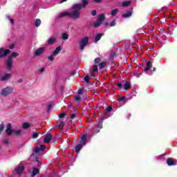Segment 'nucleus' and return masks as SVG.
Masks as SVG:
<instances>
[{
  "instance_id": "1",
  "label": "nucleus",
  "mask_w": 177,
  "mask_h": 177,
  "mask_svg": "<svg viewBox=\"0 0 177 177\" xmlns=\"http://www.w3.org/2000/svg\"><path fill=\"white\" fill-rule=\"evenodd\" d=\"M82 3H76L73 4L72 6V9L73 12L71 11H66L63 12H60L56 17V19H63V17H69L70 19H73L74 20H77V19H80V10L82 9V8H86V5L89 4V1L88 0H82Z\"/></svg>"
},
{
  "instance_id": "2",
  "label": "nucleus",
  "mask_w": 177,
  "mask_h": 177,
  "mask_svg": "<svg viewBox=\"0 0 177 177\" xmlns=\"http://www.w3.org/2000/svg\"><path fill=\"white\" fill-rule=\"evenodd\" d=\"M17 56H19V53L13 52L6 60V68L8 71L13 68V59H16Z\"/></svg>"
},
{
  "instance_id": "3",
  "label": "nucleus",
  "mask_w": 177,
  "mask_h": 177,
  "mask_svg": "<svg viewBox=\"0 0 177 177\" xmlns=\"http://www.w3.org/2000/svg\"><path fill=\"white\" fill-rule=\"evenodd\" d=\"M88 43L89 38L88 37L81 39L79 41L80 50H84V49H85V46H87Z\"/></svg>"
},
{
  "instance_id": "4",
  "label": "nucleus",
  "mask_w": 177,
  "mask_h": 177,
  "mask_svg": "<svg viewBox=\"0 0 177 177\" xmlns=\"http://www.w3.org/2000/svg\"><path fill=\"white\" fill-rule=\"evenodd\" d=\"M13 89H14L13 87H10V86L3 88L1 90L0 95L4 97L8 96V95H11V93H13Z\"/></svg>"
},
{
  "instance_id": "5",
  "label": "nucleus",
  "mask_w": 177,
  "mask_h": 177,
  "mask_svg": "<svg viewBox=\"0 0 177 177\" xmlns=\"http://www.w3.org/2000/svg\"><path fill=\"white\" fill-rule=\"evenodd\" d=\"M104 20H106V17L104 14H100L98 17V19H97L96 23L94 24V27H100V25L102 24V23L104 22Z\"/></svg>"
},
{
  "instance_id": "6",
  "label": "nucleus",
  "mask_w": 177,
  "mask_h": 177,
  "mask_svg": "<svg viewBox=\"0 0 177 177\" xmlns=\"http://www.w3.org/2000/svg\"><path fill=\"white\" fill-rule=\"evenodd\" d=\"M46 149V146L45 145H41L40 149L39 147H37L36 149L33 150V153L30 155V157H35L36 154L39 153V150H41V151H44Z\"/></svg>"
},
{
  "instance_id": "7",
  "label": "nucleus",
  "mask_w": 177,
  "mask_h": 177,
  "mask_svg": "<svg viewBox=\"0 0 177 177\" xmlns=\"http://www.w3.org/2000/svg\"><path fill=\"white\" fill-rule=\"evenodd\" d=\"M9 53H10V50H5V48H0V59H3V57H6V56H8Z\"/></svg>"
},
{
  "instance_id": "8",
  "label": "nucleus",
  "mask_w": 177,
  "mask_h": 177,
  "mask_svg": "<svg viewBox=\"0 0 177 177\" xmlns=\"http://www.w3.org/2000/svg\"><path fill=\"white\" fill-rule=\"evenodd\" d=\"M12 78V75L10 73H6L1 78V81L3 82H7L9 80Z\"/></svg>"
},
{
  "instance_id": "9",
  "label": "nucleus",
  "mask_w": 177,
  "mask_h": 177,
  "mask_svg": "<svg viewBox=\"0 0 177 177\" xmlns=\"http://www.w3.org/2000/svg\"><path fill=\"white\" fill-rule=\"evenodd\" d=\"M13 130L14 129H12V124L8 123L7 124V129L6 130V132L8 136H10V135H12V133H13Z\"/></svg>"
},
{
  "instance_id": "10",
  "label": "nucleus",
  "mask_w": 177,
  "mask_h": 177,
  "mask_svg": "<svg viewBox=\"0 0 177 177\" xmlns=\"http://www.w3.org/2000/svg\"><path fill=\"white\" fill-rule=\"evenodd\" d=\"M15 171L19 175L23 174V172H24V166L18 165V167L15 168Z\"/></svg>"
},
{
  "instance_id": "11",
  "label": "nucleus",
  "mask_w": 177,
  "mask_h": 177,
  "mask_svg": "<svg viewBox=\"0 0 177 177\" xmlns=\"http://www.w3.org/2000/svg\"><path fill=\"white\" fill-rule=\"evenodd\" d=\"M45 51V48L44 47H41L39 48H37L35 53V56H41L42 53Z\"/></svg>"
},
{
  "instance_id": "12",
  "label": "nucleus",
  "mask_w": 177,
  "mask_h": 177,
  "mask_svg": "<svg viewBox=\"0 0 177 177\" xmlns=\"http://www.w3.org/2000/svg\"><path fill=\"white\" fill-rule=\"evenodd\" d=\"M52 140V134L48 133L44 138V143H49Z\"/></svg>"
},
{
  "instance_id": "13",
  "label": "nucleus",
  "mask_w": 177,
  "mask_h": 177,
  "mask_svg": "<svg viewBox=\"0 0 177 177\" xmlns=\"http://www.w3.org/2000/svg\"><path fill=\"white\" fill-rule=\"evenodd\" d=\"M122 17L124 19H128V17H131L132 16V10H128L125 14H123Z\"/></svg>"
},
{
  "instance_id": "14",
  "label": "nucleus",
  "mask_w": 177,
  "mask_h": 177,
  "mask_svg": "<svg viewBox=\"0 0 177 177\" xmlns=\"http://www.w3.org/2000/svg\"><path fill=\"white\" fill-rule=\"evenodd\" d=\"M61 50H62V47H60V46H58V47H57V48L54 50V51H53V56H57V55H59V53H60V51H61Z\"/></svg>"
},
{
  "instance_id": "15",
  "label": "nucleus",
  "mask_w": 177,
  "mask_h": 177,
  "mask_svg": "<svg viewBox=\"0 0 177 177\" xmlns=\"http://www.w3.org/2000/svg\"><path fill=\"white\" fill-rule=\"evenodd\" d=\"M86 138H88V134H84L81 138V143L82 145H86Z\"/></svg>"
},
{
  "instance_id": "16",
  "label": "nucleus",
  "mask_w": 177,
  "mask_h": 177,
  "mask_svg": "<svg viewBox=\"0 0 177 177\" xmlns=\"http://www.w3.org/2000/svg\"><path fill=\"white\" fill-rule=\"evenodd\" d=\"M56 41H57V39H56V37H50V39L48 41V45H53V44H55Z\"/></svg>"
},
{
  "instance_id": "17",
  "label": "nucleus",
  "mask_w": 177,
  "mask_h": 177,
  "mask_svg": "<svg viewBox=\"0 0 177 177\" xmlns=\"http://www.w3.org/2000/svg\"><path fill=\"white\" fill-rule=\"evenodd\" d=\"M151 68V61H149L147 63L146 67L144 69V71H149Z\"/></svg>"
},
{
  "instance_id": "18",
  "label": "nucleus",
  "mask_w": 177,
  "mask_h": 177,
  "mask_svg": "<svg viewBox=\"0 0 177 177\" xmlns=\"http://www.w3.org/2000/svg\"><path fill=\"white\" fill-rule=\"evenodd\" d=\"M84 145H82V144H79V145H77L76 147H75V151H76V153H80V151H81V149H82V146H83Z\"/></svg>"
},
{
  "instance_id": "19",
  "label": "nucleus",
  "mask_w": 177,
  "mask_h": 177,
  "mask_svg": "<svg viewBox=\"0 0 177 177\" xmlns=\"http://www.w3.org/2000/svg\"><path fill=\"white\" fill-rule=\"evenodd\" d=\"M38 174H39V169L34 167L32 172V176H35V175H38Z\"/></svg>"
},
{
  "instance_id": "20",
  "label": "nucleus",
  "mask_w": 177,
  "mask_h": 177,
  "mask_svg": "<svg viewBox=\"0 0 177 177\" xmlns=\"http://www.w3.org/2000/svg\"><path fill=\"white\" fill-rule=\"evenodd\" d=\"M102 37H103V33H97L95 37V42H97V41H100V38H102Z\"/></svg>"
},
{
  "instance_id": "21",
  "label": "nucleus",
  "mask_w": 177,
  "mask_h": 177,
  "mask_svg": "<svg viewBox=\"0 0 177 177\" xmlns=\"http://www.w3.org/2000/svg\"><path fill=\"white\" fill-rule=\"evenodd\" d=\"M167 165L171 167L172 165H175V163L174 162V160H172V158H169L167 159Z\"/></svg>"
},
{
  "instance_id": "22",
  "label": "nucleus",
  "mask_w": 177,
  "mask_h": 177,
  "mask_svg": "<svg viewBox=\"0 0 177 177\" xmlns=\"http://www.w3.org/2000/svg\"><path fill=\"white\" fill-rule=\"evenodd\" d=\"M12 133L15 135V136H20L21 135V130H12Z\"/></svg>"
},
{
  "instance_id": "23",
  "label": "nucleus",
  "mask_w": 177,
  "mask_h": 177,
  "mask_svg": "<svg viewBox=\"0 0 177 177\" xmlns=\"http://www.w3.org/2000/svg\"><path fill=\"white\" fill-rule=\"evenodd\" d=\"M64 122L62 121L60 122L59 124V125H55V127H58V128L59 129H61V131H63L64 128Z\"/></svg>"
},
{
  "instance_id": "24",
  "label": "nucleus",
  "mask_w": 177,
  "mask_h": 177,
  "mask_svg": "<svg viewBox=\"0 0 177 177\" xmlns=\"http://www.w3.org/2000/svg\"><path fill=\"white\" fill-rule=\"evenodd\" d=\"M91 77L89 75H86V77L84 78V81L86 84H91V81H89Z\"/></svg>"
},
{
  "instance_id": "25",
  "label": "nucleus",
  "mask_w": 177,
  "mask_h": 177,
  "mask_svg": "<svg viewBox=\"0 0 177 177\" xmlns=\"http://www.w3.org/2000/svg\"><path fill=\"white\" fill-rule=\"evenodd\" d=\"M124 88L125 91H128V89L131 88V84L129 83V82H126V83L124 85Z\"/></svg>"
},
{
  "instance_id": "26",
  "label": "nucleus",
  "mask_w": 177,
  "mask_h": 177,
  "mask_svg": "<svg viewBox=\"0 0 177 177\" xmlns=\"http://www.w3.org/2000/svg\"><path fill=\"white\" fill-rule=\"evenodd\" d=\"M62 38L64 41H67L68 39V34L66 32L62 33Z\"/></svg>"
},
{
  "instance_id": "27",
  "label": "nucleus",
  "mask_w": 177,
  "mask_h": 177,
  "mask_svg": "<svg viewBox=\"0 0 177 177\" xmlns=\"http://www.w3.org/2000/svg\"><path fill=\"white\" fill-rule=\"evenodd\" d=\"M24 129H28V128H30L31 127V124L28 122H25L22 125Z\"/></svg>"
},
{
  "instance_id": "28",
  "label": "nucleus",
  "mask_w": 177,
  "mask_h": 177,
  "mask_svg": "<svg viewBox=\"0 0 177 177\" xmlns=\"http://www.w3.org/2000/svg\"><path fill=\"white\" fill-rule=\"evenodd\" d=\"M106 62H102L100 64H98L100 70H103V68L106 67Z\"/></svg>"
},
{
  "instance_id": "29",
  "label": "nucleus",
  "mask_w": 177,
  "mask_h": 177,
  "mask_svg": "<svg viewBox=\"0 0 177 177\" xmlns=\"http://www.w3.org/2000/svg\"><path fill=\"white\" fill-rule=\"evenodd\" d=\"M118 13V9H114L111 11V15L114 17L117 15Z\"/></svg>"
},
{
  "instance_id": "30",
  "label": "nucleus",
  "mask_w": 177,
  "mask_h": 177,
  "mask_svg": "<svg viewBox=\"0 0 177 177\" xmlns=\"http://www.w3.org/2000/svg\"><path fill=\"white\" fill-rule=\"evenodd\" d=\"M35 26L36 27H39V26H41V19H37L35 22Z\"/></svg>"
},
{
  "instance_id": "31",
  "label": "nucleus",
  "mask_w": 177,
  "mask_h": 177,
  "mask_svg": "<svg viewBox=\"0 0 177 177\" xmlns=\"http://www.w3.org/2000/svg\"><path fill=\"white\" fill-rule=\"evenodd\" d=\"M75 102H77V103H80V102H82V98H81V96H80V95H76V96L75 97Z\"/></svg>"
},
{
  "instance_id": "32",
  "label": "nucleus",
  "mask_w": 177,
  "mask_h": 177,
  "mask_svg": "<svg viewBox=\"0 0 177 177\" xmlns=\"http://www.w3.org/2000/svg\"><path fill=\"white\" fill-rule=\"evenodd\" d=\"M129 5H131V1H124L122 3V6H124V8H127V6H129Z\"/></svg>"
},
{
  "instance_id": "33",
  "label": "nucleus",
  "mask_w": 177,
  "mask_h": 177,
  "mask_svg": "<svg viewBox=\"0 0 177 177\" xmlns=\"http://www.w3.org/2000/svg\"><path fill=\"white\" fill-rule=\"evenodd\" d=\"M3 129H5V124L3 123L0 124V135L3 131Z\"/></svg>"
},
{
  "instance_id": "34",
  "label": "nucleus",
  "mask_w": 177,
  "mask_h": 177,
  "mask_svg": "<svg viewBox=\"0 0 177 177\" xmlns=\"http://www.w3.org/2000/svg\"><path fill=\"white\" fill-rule=\"evenodd\" d=\"M85 88L82 87V88H80L78 91H77V94L78 95H82V93L84 92Z\"/></svg>"
},
{
  "instance_id": "35",
  "label": "nucleus",
  "mask_w": 177,
  "mask_h": 177,
  "mask_svg": "<svg viewBox=\"0 0 177 177\" xmlns=\"http://www.w3.org/2000/svg\"><path fill=\"white\" fill-rule=\"evenodd\" d=\"M55 55H53V54H52L50 56L48 57V60H50V62H53L55 60V57H53Z\"/></svg>"
},
{
  "instance_id": "36",
  "label": "nucleus",
  "mask_w": 177,
  "mask_h": 177,
  "mask_svg": "<svg viewBox=\"0 0 177 177\" xmlns=\"http://www.w3.org/2000/svg\"><path fill=\"white\" fill-rule=\"evenodd\" d=\"M101 60L102 59H100V57H97V58L95 59L94 62H95V64H97V63H100Z\"/></svg>"
},
{
  "instance_id": "37",
  "label": "nucleus",
  "mask_w": 177,
  "mask_h": 177,
  "mask_svg": "<svg viewBox=\"0 0 177 177\" xmlns=\"http://www.w3.org/2000/svg\"><path fill=\"white\" fill-rule=\"evenodd\" d=\"M38 135H39V133H35L32 134V138L33 139H37V138H38Z\"/></svg>"
},
{
  "instance_id": "38",
  "label": "nucleus",
  "mask_w": 177,
  "mask_h": 177,
  "mask_svg": "<svg viewBox=\"0 0 177 177\" xmlns=\"http://www.w3.org/2000/svg\"><path fill=\"white\" fill-rule=\"evenodd\" d=\"M66 116V113L62 112L59 114V118H64V117Z\"/></svg>"
},
{
  "instance_id": "39",
  "label": "nucleus",
  "mask_w": 177,
  "mask_h": 177,
  "mask_svg": "<svg viewBox=\"0 0 177 177\" xmlns=\"http://www.w3.org/2000/svg\"><path fill=\"white\" fill-rule=\"evenodd\" d=\"M112 110H113V107H111V106H108V107L106 109V113H110Z\"/></svg>"
},
{
  "instance_id": "40",
  "label": "nucleus",
  "mask_w": 177,
  "mask_h": 177,
  "mask_svg": "<svg viewBox=\"0 0 177 177\" xmlns=\"http://www.w3.org/2000/svg\"><path fill=\"white\" fill-rule=\"evenodd\" d=\"M77 115V113H72L70 116L71 120H74L75 118V116Z\"/></svg>"
},
{
  "instance_id": "41",
  "label": "nucleus",
  "mask_w": 177,
  "mask_h": 177,
  "mask_svg": "<svg viewBox=\"0 0 177 177\" xmlns=\"http://www.w3.org/2000/svg\"><path fill=\"white\" fill-rule=\"evenodd\" d=\"M98 128H100V129H102V128H103V122L101 121L98 123Z\"/></svg>"
},
{
  "instance_id": "42",
  "label": "nucleus",
  "mask_w": 177,
  "mask_h": 177,
  "mask_svg": "<svg viewBox=\"0 0 177 177\" xmlns=\"http://www.w3.org/2000/svg\"><path fill=\"white\" fill-rule=\"evenodd\" d=\"M110 27H114L115 26V20H113L112 22L109 24Z\"/></svg>"
},
{
  "instance_id": "43",
  "label": "nucleus",
  "mask_w": 177,
  "mask_h": 177,
  "mask_svg": "<svg viewBox=\"0 0 177 177\" xmlns=\"http://www.w3.org/2000/svg\"><path fill=\"white\" fill-rule=\"evenodd\" d=\"M91 13L92 15V16H96V15H97V12H96V10H91Z\"/></svg>"
},
{
  "instance_id": "44",
  "label": "nucleus",
  "mask_w": 177,
  "mask_h": 177,
  "mask_svg": "<svg viewBox=\"0 0 177 177\" xmlns=\"http://www.w3.org/2000/svg\"><path fill=\"white\" fill-rule=\"evenodd\" d=\"M98 69H97V65H94L93 66V70L92 71H97Z\"/></svg>"
},
{
  "instance_id": "45",
  "label": "nucleus",
  "mask_w": 177,
  "mask_h": 177,
  "mask_svg": "<svg viewBox=\"0 0 177 177\" xmlns=\"http://www.w3.org/2000/svg\"><path fill=\"white\" fill-rule=\"evenodd\" d=\"M45 71V68H41V69L39 70V74H42Z\"/></svg>"
},
{
  "instance_id": "46",
  "label": "nucleus",
  "mask_w": 177,
  "mask_h": 177,
  "mask_svg": "<svg viewBox=\"0 0 177 177\" xmlns=\"http://www.w3.org/2000/svg\"><path fill=\"white\" fill-rule=\"evenodd\" d=\"M90 74H91V77H93L95 78V77H96V75H95L93 71L90 70Z\"/></svg>"
},
{
  "instance_id": "47",
  "label": "nucleus",
  "mask_w": 177,
  "mask_h": 177,
  "mask_svg": "<svg viewBox=\"0 0 177 177\" xmlns=\"http://www.w3.org/2000/svg\"><path fill=\"white\" fill-rule=\"evenodd\" d=\"M52 107H53L52 104H49L47 107V111L52 110Z\"/></svg>"
},
{
  "instance_id": "48",
  "label": "nucleus",
  "mask_w": 177,
  "mask_h": 177,
  "mask_svg": "<svg viewBox=\"0 0 177 177\" xmlns=\"http://www.w3.org/2000/svg\"><path fill=\"white\" fill-rule=\"evenodd\" d=\"M9 49H15V44H11L9 46Z\"/></svg>"
},
{
  "instance_id": "49",
  "label": "nucleus",
  "mask_w": 177,
  "mask_h": 177,
  "mask_svg": "<svg viewBox=\"0 0 177 177\" xmlns=\"http://www.w3.org/2000/svg\"><path fill=\"white\" fill-rule=\"evenodd\" d=\"M125 100V97H122L120 100L119 102H124Z\"/></svg>"
},
{
  "instance_id": "50",
  "label": "nucleus",
  "mask_w": 177,
  "mask_h": 177,
  "mask_svg": "<svg viewBox=\"0 0 177 177\" xmlns=\"http://www.w3.org/2000/svg\"><path fill=\"white\" fill-rule=\"evenodd\" d=\"M3 143H4L5 145H9V140H3Z\"/></svg>"
},
{
  "instance_id": "51",
  "label": "nucleus",
  "mask_w": 177,
  "mask_h": 177,
  "mask_svg": "<svg viewBox=\"0 0 177 177\" xmlns=\"http://www.w3.org/2000/svg\"><path fill=\"white\" fill-rule=\"evenodd\" d=\"M94 2L95 3H100V2H102V0H94Z\"/></svg>"
},
{
  "instance_id": "52",
  "label": "nucleus",
  "mask_w": 177,
  "mask_h": 177,
  "mask_svg": "<svg viewBox=\"0 0 177 177\" xmlns=\"http://www.w3.org/2000/svg\"><path fill=\"white\" fill-rule=\"evenodd\" d=\"M8 19H10L12 24H15V21L12 19H10L9 17Z\"/></svg>"
},
{
  "instance_id": "53",
  "label": "nucleus",
  "mask_w": 177,
  "mask_h": 177,
  "mask_svg": "<svg viewBox=\"0 0 177 177\" xmlns=\"http://www.w3.org/2000/svg\"><path fill=\"white\" fill-rule=\"evenodd\" d=\"M118 86L119 88H122V84L121 82H119V83L118 84Z\"/></svg>"
},
{
  "instance_id": "54",
  "label": "nucleus",
  "mask_w": 177,
  "mask_h": 177,
  "mask_svg": "<svg viewBox=\"0 0 177 177\" xmlns=\"http://www.w3.org/2000/svg\"><path fill=\"white\" fill-rule=\"evenodd\" d=\"M71 74V75H75V74H77V72L74 71H72Z\"/></svg>"
},
{
  "instance_id": "55",
  "label": "nucleus",
  "mask_w": 177,
  "mask_h": 177,
  "mask_svg": "<svg viewBox=\"0 0 177 177\" xmlns=\"http://www.w3.org/2000/svg\"><path fill=\"white\" fill-rule=\"evenodd\" d=\"M18 82L19 84H21V82H23V79L21 78L19 79Z\"/></svg>"
},
{
  "instance_id": "56",
  "label": "nucleus",
  "mask_w": 177,
  "mask_h": 177,
  "mask_svg": "<svg viewBox=\"0 0 177 177\" xmlns=\"http://www.w3.org/2000/svg\"><path fill=\"white\" fill-rule=\"evenodd\" d=\"M104 25L105 27H109V22H105Z\"/></svg>"
},
{
  "instance_id": "57",
  "label": "nucleus",
  "mask_w": 177,
  "mask_h": 177,
  "mask_svg": "<svg viewBox=\"0 0 177 177\" xmlns=\"http://www.w3.org/2000/svg\"><path fill=\"white\" fill-rule=\"evenodd\" d=\"M35 161H36V162H39V159L38 158H36Z\"/></svg>"
},
{
  "instance_id": "58",
  "label": "nucleus",
  "mask_w": 177,
  "mask_h": 177,
  "mask_svg": "<svg viewBox=\"0 0 177 177\" xmlns=\"http://www.w3.org/2000/svg\"><path fill=\"white\" fill-rule=\"evenodd\" d=\"M67 0H62L61 1H60V3H63V2H66Z\"/></svg>"
},
{
  "instance_id": "59",
  "label": "nucleus",
  "mask_w": 177,
  "mask_h": 177,
  "mask_svg": "<svg viewBox=\"0 0 177 177\" xmlns=\"http://www.w3.org/2000/svg\"><path fill=\"white\" fill-rule=\"evenodd\" d=\"M60 90H61V92H63V91H64L63 86H61Z\"/></svg>"
},
{
  "instance_id": "60",
  "label": "nucleus",
  "mask_w": 177,
  "mask_h": 177,
  "mask_svg": "<svg viewBox=\"0 0 177 177\" xmlns=\"http://www.w3.org/2000/svg\"><path fill=\"white\" fill-rule=\"evenodd\" d=\"M100 131V130H96L95 132L96 133H99Z\"/></svg>"
},
{
  "instance_id": "61",
  "label": "nucleus",
  "mask_w": 177,
  "mask_h": 177,
  "mask_svg": "<svg viewBox=\"0 0 177 177\" xmlns=\"http://www.w3.org/2000/svg\"><path fill=\"white\" fill-rule=\"evenodd\" d=\"M106 118H107V117H106V115H104V116L103 117V119L104 120V119H106Z\"/></svg>"
},
{
  "instance_id": "62",
  "label": "nucleus",
  "mask_w": 177,
  "mask_h": 177,
  "mask_svg": "<svg viewBox=\"0 0 177 177\" xmlns=\"http://www.w3.org/2000/svg\"><path fill=\"white\" fill-rule=\"evenodd\" d=\"M162 156H167V153H165L164 154L162 155Z\"/></svg>"
},
{
  "instance_id": "63",
  "label": "nucleus",
  "mask_w": 177,
  "mask_h": 177,
  "mask_svg": "<svg viewBox=\"0 0 177 177\" xmlns=\"http://www.w3.org/2000/svg\"><path fill=\"white\" fill-rule=\"evenodd\" d=\"M154 70H156V68H153V71H154Z\"/></svg>"
}]
</instances>
